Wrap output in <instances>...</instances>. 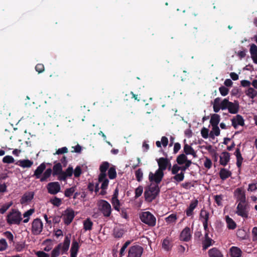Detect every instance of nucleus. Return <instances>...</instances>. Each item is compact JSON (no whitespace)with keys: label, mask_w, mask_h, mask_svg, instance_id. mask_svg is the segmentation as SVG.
Instances as JSON below:
<instances>
[{"label":"nucleus","mask_w":257,"mask_h":257,"mask_svg":"<svg viewBox=\"0 0 257 257\" xmlns=\"http://www.w3.org/2000/svg\"><path fill=\"white\" fill-rule=\"evenodd\" d=\"M71 234L68 233L66 234L63 242L58 244L52 251L51 257H58L60 254V250L62 249L64 252L68 251L69 249Z\"/></svg>","instance_id":"obj_1"},{"label":"nucleus","mask_w":257,"mask_h":257,"mask_svg":"<svg viewBox=\"0 0 257 257\" xmlns=\"http://www.w3.org/2000/svg\"><path fill=\"white\" fill-rule=\"evenodd\" d=\"M160 189L158 185L148 186L145 188L144 197L145 200L148 202H151L159 195Z\"/></svg>","instance_id":"obj_2"},{"label":"nucleus","mask_w":257,"mask_h":257,"mask_svg":"<svg viewBox=\"0 0 257 257\" xmlns=\"http://www.w3.org/2000/svg\"><path fill=\"white\" fill-rule=\"evenodd\" d=\"M6 220L9 225H19L22 220L21 213L17 209H13L7 215Z\"/></svg>","instance_id":"obj_3"},{"label":"nucleus","mask_w":257,"mask_h":257,"mask_svg":"<svg viewBox=\"0 0 257 257\" xmlns=\"http://www.w3.org/2000/svg\"><path fill=\"white\" fill-rule=\"evenodd\" d=\"M98 209L105 217H109L111 214L112 208L108 202L100 200L97 202Z\"/></svg>","instance_id":"obj_4"},{"label":"nucleus","mask_w":257,"mask_h":257,"mask_svg":"<svg viewBox=\"0 0 257 257\" xmlns=\"http://www.w3.org/2000/svg\"><path fill=\"white\" fill-rule=\"evenodd\" d=\"M141 220L149 226L153 227L156 223V218L155 216L149 211L143 212L140 214Z\"/></svg>","instance_id":"obj_5"},{"label":"nucleus","mask_w":257,"mask_h":257,"mask_svg":"<svg viewBox=\"0 0 257 257\" xmlns=\"http://www.w3.org/2000/svg\"><path fill=\"white\" fill-rule=\"evenodd\" d=\"M249 207L247 202L238 203L236 207L235 213L243 218H247L248 217Z\"/></svg>","instance_id":"obj_6"},{"label":"nucleus","mask_w":257,"mask_h":257,"mask_svg":"<svg viewBox=\"0 0 257 257\" xmlns=\"http://www.w3.org/2000/svg\"><path fill=\"white\" fill-rule=\"evenodd\" d=\"M144 248L141 245L136 244L129 248L127 257H141Z\"/></svg>","instance_id":"obj_7"},{"label":"nucleus","mask_w":257,"mask_h":257,"mask_svg":"<svg viewBox=\"0 0 257 257\" xmlns=\"http://www.w3.org/2000/svg\"><path fill=\"white\" fill-rule=\"evenodd\" d=\"M164 176V172L160 171L159 170H157L155 173L150 172L149 175V180L151 182H155L158 185L159 183L162 181Z\"/></svg>","instance_id":"obj_8"},{"label":"nucleus","mask_w":257,"mask_h":257,"mask_svg":"<svg viewBox=\"0 0 257 257\" xmlns=\"http://www.w3.org/2000/svg\"><path fill=\"white\" fill-rule=\"evenodd\" d=\"M43 224L39 218L35 219L32 223V232L34 235L40 234L43 229Z\"/></svg>","instance_id":"obj_9"},{"label":"nucleus","mask_w":257,"mask_h":257,"mask_svg":"<svg viewBox=\"0 0 257 257\" xmlns=\"http://www.w3.org/2000/svg\"><path fill=\"white\" fill-rule=\"evenodd\" d=\"M48 192L52 195H55L61 190L60 184L58 182L49 183L46 186Z\"/></svg>","instance_id":"obj_10"},{"label":"nucleus","mask_w":257,"mask_h":257,"mask_svg":"<svg viewBox=\"0 0 257 257\" xmlns=\"http://www.w3.org/2000/svg\"><path fill=\"white\" fill-rule=\"evenodd\" d=\"M192 231L189 227H185L181 232L179 239L181 241L188 242L191 239Z\"/></svg>","instance_id":"obj_11"},{"label":"nucleus","mask_w":257,"mask_h":257,"mask_svg":"<svg viewBox=\"0 0 257 257\" xmlns=\"http://www.w3.org/2000/svg\"><path fill=\"white\" fill-rule=\"evenodd\" d=\"M234 195L236 198V201L238 203L246 202L245 191L242 188H237L234 191Z\"/></svg>","instance_id":"obj_12"},{"label":"nucleus","mask_w":257,"mask_h":257,"mask_svg":"<svg viewBox=\"0 0 257 257\" xmlns=\"http://www.w3.org/2000/svg\"><path fill=\"white\" fill-rule=\"evenodd\" d=\"M159 168L158 170L164 172L168 166V164H170V160L167 158L161 157L157 160Z\"/></svg>","instance_id":"obj_13"},{"label":"nucleus","mask_w":257,"mask_h":257,"mask_svg":"<svg viewBox=\"0 0 257 257\" xmlns=\"http://www.w3.org/2000/svg\"><path fill=\"white\" fill-rule=\"evenodd\" d=\"M65 212L66 214L63 217L64 222L66 225H68L75 217L74 211L72 209H67Z\"/></svg>","instance_id":"obj_14"},{"label":"nucleus","mask_w":257,"mask_h":257,"mask_svg":"<svg viewBox=\"0 0 257 257\" xmlns=\"http://www.w3.org/2000/svg\"><path fill=\"white\" fill-rule=\"evenodd\" d=\"M231 122L232 125L234 128H236L238 125L240 126H243L244 125V120L243 117L239 114L236 115L231 119Z\"/></svg>","instance_id":"obj_15"},{"label":"nucleus","mask_w":257,"mask_h":257,"mask_svg":"<svg viewBox=\"0 0 257 257\" xmlns=\"http://www.w3.org/2000/svg\"><path fill=\"white\" fill-rule=\"evenodd\" d=\"M239 109V105L237 101H234L233 102H229L227 109L230 113L236 114L238 113Z\"/></svg>","instance_id":"obj_16"},{"label":"nucleus","mask_w":257,"mask_h":257,"mask_svg":"<svg viewBox=\"0 0 257 257\" xmlns=\"http://www.w3.org/2000/svg\"><path fill=\"white\" fill-rule=\"evenodd\" d=\"M110 164L108 162H103L99 167L100 178H102L106 176V171L109 169Z\"/></svg>","instance_id":"obj_17"},{"label":"nucleus","mask_w":257,"mask_h":257,"mask_svg":"<svg viewBox=\"0 0 257 257\" xmlns=\"http://www.w3.org/2000/svg\"><path fill=\"white\" fill-rule=\"evenodd\" d=\"M15 164L23 168H29L33 165V162L28 159L20 160Z\"/></svg>","instance_id":"obj_18"},{"label":"nucleus","mask_w":257,"mask_h":257,"mask_svg":"<svg viewBox=\"0 0 257 257\" xmlns=\"http://www.w3.org/2000/svg\"><path fill=\"white\" fill-rule=\"evenodd\" d=\"M198 204V201L195 199L192 201L189 207L186 210V215L187 216H191L193 214V210L196 208Z\"/></svg>","instance_id":"obj_19"},{"label":"nucleus","mask_w":257,"mask_h":257,"mask_svg":"<svg viewBox=\"0 0 257 257\" xmlns=\"http://www.w3.org/2000/svg\"><path fill=\"white\" fill-rule=\"evenodd\" d=\"M34 196V193L33 192L25 193L20 199L21 203L24 204L31 201L33 199Z\"/></svg>","instance_id":"obj_20"},{"label":"nucleus","mask_w":257,"mask_h":257,"mask_svg":"<svg viewBox=\"0 0 257 257\" xmlns=\"http://www.w3.org/2000/svg\"><path fill=\"white\" fill-rule=\"evenodd\" d=\"M230 160V154L227 152H223L220 156V164L225 166Z\"/></svg>","instance_id":"obj_21"},{"label":"nucleus","mask_w":257,"mask_h":257,"mask_svg":"<svg viewBox=\"0 0 257 257\" xmlns=\"http://www.w3.org/2000/svg\"><path fill=\"white\" fill-rule=\"evenodd\" d=\"M46 165L45 163L41 164L34 171V175L36 179H40L42 174L46 169Z\"/></svg>","instance_id":"obj_22"},{"label":"nucleus","mask_w":257,"mask_h":257,"mask_svg":"<svg viewBox=\"0 0 257 257\" xmlns=\"http://www.w3.org/2000/svg\"><path fill=\"white\" fill-rule=\"evenodd\" d=\"M63 171V166L60 163H55L53 167L52 175L55 177L58 175Z\"/></svg>","instance_id":"obj_23"},{"label":"nucleus","mask_w":257,"mask_h":257,"mask_svg":"<svg viewBox=\"0 0 257 257\" xmlns=\"http://www.w3.org/2000/svg\"><path fill=\"white\" fill-rule=\"evenodd\" d=\"M208 255L209 257H222L223 254L216 247H213L208 250Z\"/></svg>","instance_id":"obj_24"},{"label":"nucleus","mask_w":257,"mask_h":257,"mask_svg":"<svg viewBox=\"0 0 257 257\" xmlns=\"http://www.w3.org/2000/svg\"><path fill=\"white\" fill-rule=\"evenodd\" d=\"M230 252L231 257H240L242 253L241 249L236 246H232L230 248Z\"/></svg>","instance_id":"obj_25"},{"label":"nucleus","mask_w":257,"mask_h":257,"mask_svg":"<svg viewBox=\"0 0 257 257\" xmlns=\"http://www.w3.org/2000/svg\"><path fill=\"white\" fill-rule=\"evenodd\" d=\"M234 154L236 157V166L239 169L241 166L243 158L242 157L240 149L239 148H237L236 149Z\"/></svg>","instance_id":"obj_26"},{"label":"nucleus","mask_w":257,"mask_h":257,"mask_svg":"<svg viewBox=\"0 0 257 257\" xmlns=\"http://www.w3.org/2000/svg\"><path fill=\"white\" fill-rule=\"evenodd\" d=\"M220 120V116L218 114H213L211 115L210 123L212 126H218Z\"/></svg>","instance_id":"obj_27"},{"label":"nucleus","mask_w":257,"mask_h":257,"mask_svg":"<svg viewBox=\"0 0 257 257\" xmlns=\"http://www.w3.org/2000/svg\"><path fill=\"white\" fill-rule=\"evenodd\" d=\"M51 174H52V170L51 168H48L45 170L42 176L40 177V181L42 182L48 181V179Z\"/></svg>","instance_id":"obj_28"},{"label":"nucleus","mask_w":257,"mask_h":257,"mask_svg":"<svg viewBox=\"0 0 257 257\" xmlns=\"http://www.w3.org/2000/svg\"><path fill=\"white\" fill-rule=\"evenodd\" d=\"M231 175V173L230 171L226 170L225 168H221L219 172V176L220 178L222 180H224L227 178L230 177Z\"/></svg>","instance_id":"obj_29"},{"label":"nucleus","mask_w":257,"mask_h":257,"mask_svg":"<svg viewBox=\"0 0 257 257\" xmlns=\"http://www.w3.org/2000/svg\"><path fill=\"white\" fill-rule=\"evenodd\" d=\"M225 220L227 224V227L229 229H234L236 227V224L235 221L229 216L225 217Z\"/></svg>","instance_id":"obj_30"},{"label":"nucleus","mask_w":257,"mask_h":257,"mask_svg":"<svg viewBox=\"0 0 257 257\" xmlns=\"http://www.w3.org/2000/svg\"><path fill=\"white\" fill-rule=\"evenodd\" d=\"M213 240L209 237V234H205V239L202 241L203 250H206L212 244Z\"/></svg>","instance_id":"obj_31"},{"label":"nucleus","mask_w":257,"mask_h":257,"mask_svg":"<svg viewBox=\"0 0 257 257\" xmlns=\"http://www.w3.org/2000/svg\"><path fill=\"white\" fill-rule=\"evenodd\" d=\"M175 175L172 177V180H174L175 183H179L184 179L185 173L182 171L180 173L174 174Z\"/></svg>","instance_id":"obj_32"},{"label":"nucleus","mask_w":257,"mask_h":257,"mask_svg":"<svg viewBox=\"0 0 257 257\" xmlns=\"http://www.w3.org/2000/svg\"><path fill=\"white\" fill-rule=\"evenodd\" d=\"M220 129L218 126H212V130L209 133V137L212 139L215 138V136H218L220 135Z\"/></svg>","instance_id":"obj_33"},{"label":"nucleus","mask_w":257,"mask_h":257,"mask_svg":"<svg viewBox=\"0 0 257 257\" xmlns=\"http://www.w3.org/2000/svg\"><path fill=\"white\" fill-rule=\"evenodd\" d=\"M199 216L200 218L203 219L202 221H209V213L204 208L201 210Z\"/></svg>","instance_id":"obj_34"},{"label":"nucleus","mask_w":257,"mask_h":257,"mask_svg":"<svg viewBox=\"0 0 257 257\" xmlns=\"http://www.w3.org/2000/svg\"><path fill=\"white\" fill-rule=\"evenodd\" d=\"M245 93L251 99H253L257 95V91L254 88L250 87L245 91Z\"/></svg>","instance_id":"obj_35"},{"label":"nucleus","mask_w":257,"mask_h":257,"mask_svg":"<svg viewBox=\"0 0 257 257\" xmlns=\"http://www.w3.org/2000/svg\"><path fill=\"white\" fill-rule=\"evenodd\" d=\"M98 182L102 183L101 185V189L102 190H106L107 188L109 180L107 178L106 176L101 179L100 176H98Z\"/></svg>","instance_id":"obj_36"},{"label":"nucleus","mask_w":257,"mask_h":257,"mask_svg":"<svg viewBox=\"0 0 257 257\" xmlns=\"http://www.w3.org/2000/svg\"><path fill=\"white\" fill-rule=\"evenodd\" d=\"M189 160L187 159V157L186 155L184 154H181L179 155L176 159V162L178 165H182L184 164L186 162L189 161Z\"/></svg>","instance_id":"obj_37"},{"label":"nucleus","mask_w":257,"mask_h":257,"mask_svg":"<svg viewBox=\"0 0 257 257\" xmlns=\"http://www.w3.org/2000/svg\"><path fill=\"white\" fill-rule=\"evenodd\" d=\"M172 247L171 241L168 237L164 239L162 243V247L166 250H170Z\"/></svg>","instance_id":"obj_38"},{"label":"nucleus","mask_w":257,"mask_h":257,"mask_svg":"<svg viewBox=\"0 0 257 257\" xmlns=\"http://www.w3.org/2000/svg\"><path fill=\"white\" fill-rule=\"evenodd\" d=\"M93 222L90 218H87L83 222V228L85 230H91L92 228Z\"/></svg>","instance_id":"obj_39"},{"label":"nucleus","mask_w":257,"mask_h":257,"mask_svg":"<svg viewBox=\"0 0 257 257\" xmlns=\"http://www.w3.org/2000/svg\"><path fill=\"white\" fill-rule=\"evenodd\" d=\"M221 100V98L219 97H217L214 100L213 102V110L215 112H218L221 109L220 101Z\"/></svg>","instance_id":"obj_40"},{"label":"nucleus","mask_w":257,"mask_h":257,"mask_svg":"<svg viewBox=\"0 0 257 257\" xmlns=\"http://www.w3.org/2000/svg\"><path fill=\"white\" fill-rule=\"evenodd\" d=\"M108 176L110 179H114L116 177V172L114 166L111 167L108 169Z\"/></svg>","instance_id":"obj_41"},{"label":"nucleus","mask_w":257,"mask_h":257,"mask_svg":"<svg viewBox=\"0 0 257 257\" xmlns=\"http://www.w3.org/2000/svg\"><path fill=\"white\" fill-rule=\"evenodd\" d=\"M76 187L75 186L66 189L64 191V195L66 197L70 198L75 192Z\"/></svg>","instance_id":"obj_42"},{"label":"nucleus","mask_w":257,"mask_h":257,"mask_svg":"<svg viewBox=\"0 0 257 257\" xmlns=\"http://www.w3.org/2000/svg\"><path fill=\"white\" fill-rule=\"evenodd\" d=\"M177 219V215L171 214L165 218V221L167 223H175Z\"/></svg>","instance_id":"obj_43"},{"label":"nucleus","mask_w":257,"mask_h":257,"mask_svg":"<svg viewBox=\"0 0 257 257\" xmlns=\"http://www.w3.org/2000/svg\"><path fill=\"white\" fill-rule=\"evenodd\" d=\"M12 205V201H11L8 203H6L3 205L1 208H0V213L2 214H4Z\"/></svg>","instance_id":"obj_44"},{"label":"nucleus","mask_w":257,"mask_h":257,"mask_svg":"<svg viewBox=\"0 0 257 257\" xmlns=\"http://www.w3.org/2000/svg\"><path fill=\"white\" fill-rule=\"evenodd\" d=\"M79 245L78 242L74 239L72 241V245L70 249V252L78 253Z\"/></svg>","instance_id":"obj_45"},{"label":"nucleus","mask_w":257,"mask_h":257,"mask_svg":"<svg viewBox=\"0 0 257 257\" xmlns=\"http://www.w3.org/2000/svg\"><path fill=\"white\" fill-rule=\"evenodd\" d=\"M50 202L54 206L59 207L62 203V200L59 198L55 197L54 198L51 199Z\"/></svg>","instance_id":"obj_46"},{"label":"nucleus","mask_w":257,"mask_h":257,"mask_svg":"<svg viewBox=\"0 0 257 257\" xmlns=\"http://www.w3.org/2000/svg\"><path fill=\"white\" fill-rule=\"evenodd\" d=\"M229 101L227 98H224L221 102L220 101V107L222 110H225L228 108Z\"/></svg>","instance_id":"obj_47"},{"label":"nucleus","mask_w":257,"mask_h":257,"mask_svg":"<svg viewBox=\"0 0 257 257\" xmlns=\"http://www.w3.org/2000/svg\"><path fill=\"white\" fill-rule=\"evenodd\" d=\"M3 235L9 240L10 243L14 242V235L9 231H7L3 233Z\"/></svg>","instance_id":"obj_48"},{"label":"nucleus","mask_w":257,"mask_h":257,"mask_svg":"<svg viewBox=\"0 0 257 257\" xmlns=\"http://www.w3.org/2000/svg\"><path fill=\"white\" fill-rule=\"evenodd\" d=\"M135 176L136 179L138 182H141L142 180L143 177V173L141 169H139L136 171Z\"/></svg>","instance_id":"obj_49"},{"label":"nucleus","mask_w":257,"mask_h":257,"mask_svg":"<svg viewBox=\"0 0 257 257\" xmlns=\"http://www.w3.org/2000/svg\"><path fill=\"white\" fill-rule=\"evenodd\" d=\"M3 162L7 164L14 163L15 159L12 156L8 155L3 158Z\"/></svg>","instance_id":"obj_50"},{"label":"nucleus","mask_w":257,"mask_h":257,"mask_svg":"<svg viewBox=\"0 0 257 257\" xmlns=\"http://www.w3.org/2000/svg\"><path fill=\"white\" fill-rule=\"evenodd\" d=\"M194 150L193 148L188 144H185L184 146V152L185 155H190Z\"/></svg>","instance_id":"obj_51"},{"label":"nucleus","mask_w":257,"mask_h":257,"mask_svg":"<svg viewBox=\"0 0 257 257\" xmlns=\"http://www.w3.org/2000/svg\"><path fill=\"white\" fill-rule=\"evenodd\" d=\"M143 192V187L140 185L135 189V198L140 197Z\"/></svg>","instance_id":"obj_52"},{"label":"nucleus","mask_w":257,"mask_h":257,"mask_svg":"<svg viewBox=\"0 0 257 257\" xmlns=\"http://www.w3.org/2000/svg\"><path fill=\"white\" fill-rule=\"evenodd\" d=\"M8 243L5 239L2 238L0 239V251H3L7 249Z\"/></svg>","instance_id":"obj_53"},{"label":"nucleus","mask_w":257,"mask_h":257,"mask_svg":"<svg viewBox=\"0 0 257 257\" xmlns=\"http://www.w3.org/2000/svg\"><path fill=\"white\" fill-rule=\"evenodd\" d=\"M111 203L113 206L114 209L118 211H120V202L118 199H115L114 200H111Z\"/></svg>","instance_id":"obj_54"},{"label":"nucleus","mask_w":257,"mask_h":257,"mask_svg":"<svg viewBox=\"0 0 257 257\" xmlns=\"http://www.w3.org/2000/svg\"><path fill=\"white\" fill-rule=\"evenodd\" d=\"M219 90L221 95L223 96L227 95L229 92V89L224 86H220L219 88Z\"/></svg>","instance_id":"obj_55"},{"label":"nucleus","mask_w":257,"mask_h":257,"mask_svg":"<svg viewBox=\"0 0 257 257\" xmlns=\"http://www.w3.org/2000/svg\"><path fill=\"white\" fill-rule=\"evenodd\" d=\"M57 176V179L60 181H66L68 178L64 171H62Z\"/></svg>","instance_id":"obj_56"},{"label":"nucleus","mask_w":257,"mask_h":257,"mask_svg":"<svg viewBox=\"0 0 257 257\" xmlns=\"http://www.w3.org/2000/svg\"><path fill=\"white\" fill-rule=\"evenodd\" d=\"M238 237L241 239H245L246 232L243 229H238L236 232Z\"/></svg>","instance_id":"obj_57"},{"label":"nucleus","mask_w":257,"mask_h":257,"mask_svg":"<svg viewBox=\"0 0 257 257\" xmlns=\"http://www.w3.org/2000/svg\"><path fill=\"white\" fill-rule=\"evenodd\" d=\"M249 52L251 56H253L257 54V46L254 44H251L250 45Z\"/></svg>","instance_id":"obj_58"},{"label":"nucleus","mask_w":257,"mask_h":257,"mask_svg":"<svg viewBox=\"0 0 257 257\" xmlns=\"http://www.w3.org/2000/svg\"><path fill=\"white\" fill-rule=\"evenodd\" d=\"M209 130L205 127H203L201 130V134L202 137L204 139H207L209 136V134H208Z\"/></svg>","instance_id":"obj_59"},{"label":"nucleus","mask_w":257,"mask_h":257,"mask_svg":"<svg viewBox=\"0 0 257 257\" xmlns=\"http://www.w3.org/2000/svg\"><path fill=\"white\" fill-rule=\"evenodd\" d=\"M73 173L75 177H79L82 174V170L81 167L79 166H77L75 168L74 171L73 170Z\"/></svg>","instance_id":"obj_60"},{"label":"nucleus","mask_w":257,"mask_h":257,"mask_svg":"<svg viewBox=\"0 0 257 257\" xmlns=\"http://www.w3.org/2000/svg\"><path fill=\"white\" fill-rule=\"evenodd\" d=\"M68 178H71L73 174V169L71 166H69L64 171Z\"/></svg>","instance_id":"obj_61"},{"label":"nucleus","mask_w":257,"mask_h":257,"mask_svg":"<svg viewBox=\"0 0 257 257\" xmlns=\"http://www.w3.org/2000/svg\"><path fill=\"white\" fill-rule=\"evenodd\" d=\"M24 248L25 244L24 243L17 242L15 245V249L18 252L22 251Z\"/></svg>","instance_id":"obj_62"},{"label":"nucleus","mask_w":257,"mask_h":257,"mask_svg":"<svg viewBox=\"0 0 257 257\" xmlns=\"http://www.w3.org/2000/svg\"><path fill=\"white\" fill-rule=\"evenodd\" d=\"M113 234L114 237L119 238L122 236L123 234V231L121 229H114Z\"/></svg>","instance_id":"obj_63"},{"label":"nucleus","mask_w":257,"mask_h":257,"mask_svg":"<svg viewBox=\"0 0 257 257\" xmlns=\"http://www.w3.org/2000/svg\"><path fill=\"white\" fill-rule=\"evenodd\" d=\"M251 234L252 236V240L254 242H257V227H253Z\"/></svg>","instance_id":"obj_64"}]
</instances>
